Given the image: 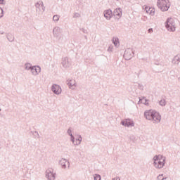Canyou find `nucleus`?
<instances>
[{
  "mask_svg": "<svg viewBox=\"0 0 180 180\" xmlns=\"http://www.w3.org/2000/svg\"><path fill=\"white\" fill-rule=\"evenodd\" d=\"M41 71V68H40V66L39 65L32 66V68H31V72L32 75H39Z\"/></svg>",
  "mask_w": 180,
  "mask_h": 180,
  "instance_id": "obj_12",
  "label": "nucleus"
},
{
  "mask_svg": "<svg viewBox=\"0 0 180 180\" xmlns=\"http://www.w3.org/2000/svg\"><path fill=\"white\" fill-rule=\"evenodd\" d=\"M60 32H61V30L59 27H55L53 30V34L54 37H58V34H60Z\"/></svg>",
  "mask_w": 180,
  "mask_h": 180,
  "instance_id": "obj_16",
  "label": "nucleus"
},
{
  "mask_svg": "<svg viewBox=\"0 0 180 180\" xmlns=\"http://www.w3.org/2000/svg\"><path fill=\"white\" fill-rule=\"evenodd\" d=\"M40 6H41V3L40 4V2H37L35 4V7L38 9H40Z\"/></svg>",
  "mask_w": 180,
  "mask_h": 180,
  "instance_id": "obj_29",
  "label": "nucleus"
},
{
  "mask_svg": "<svg viewBox=\"0 0 180 180\" xmlns=\"http://www.w3.org/2000/svg\"><path fill=\"white\" fill-rule=\"evenodd\" d=\"M73 18H79V13H75Z\"/></svg>",
  "mask_w": 180,
  "mask_h": 180,
  "instance_id": "obj_34",
  "label": "nucleus"
},
{
  "mask_svg": "<svg viewBox=\"0 0 180 180\" xmlns=\"http://www.w3.org/2000/svg\"><path fill=\"white\" fill-rule=\"evenodd\" d=\"M153 166L158 169H161L165 166V161L167 158L164 157L162 155H156L153 157Z\"/></svg>",
  "mask_w": 180,
  "mask_h": 180,
  "instance_id": "obj_2",
  "label": "nucleus"
},
{
  "mask_svg": "<svg viewBox=\"0 0 180 180\" xmlns=\"http://www.w3.org/2000/svg\"><path fill=\"white\" fill-rule=\"evenodd\" d=\"M172 63H173V64H179V63H180L179 56H174L173 58Z\"/></svg>",
  "mask_w": 180,
  "mask_h": 180,
  "instance_id": "obj_20",
  "label": "nucleus"
},
{
  "mask_svg": "<svg viewBox=\"0 0 180 180\" xmlns=\"http://www.w3.org/2000/svg\"><path fill=\"white\" fill-rule=\"evenodd\" d=\"M112 44L115 47H119V46H120V41L119 40V38H113Z\"/></svg>",
  "mask_w": 180,
  "mask_h": 180,
  "instance_id": "obj_17",
  "label": "nucleus"
},
{
  "mask_svg": "<svg viewBox=\"0 0 180 180\" xmlns=\"http://www.w3.org/2000/svg\"><path fill=\"white\" fill-rule=\"evenodd\" d=\"M67 133L68 134V136H70V141H72V143H74V135H72V131L71 130V128H69L67 131Z\"/></svg>",
  "mask_w": 180,
  "mask_h": 180,
  "instance_id": "obj_18",
  "label": "nucleus"
},
{
  "mask_svg": "<svg viewBox=\"0 0 180 180\" xmlns=\"http://www.w3.org/2000/svg\"><path fill=\"white\" fill-rule=\"evenodd\" d=\"M144 9H145L146 13H149V15H150L151 16H154V15H155V8L144 6Z\"/></svg>",
  "mask_w": 180,
  "mask_h": 180,
  "instance_id": "obj_14",
  "label": "nucleus"
},
{
  "mask_svg": "<svg viewBox=\"0 0 180 180\" xmlns=\"http://www.w3.org/2000/svg\"><path fill=\"white\" fill-rule=\"evenodd\" d=\"M0 34H5V32H4V31H0Z\"/></svg>",
  "mask_w": 180,
  "mask_h": 180,
  "instance_id": "obj_38",
  "label": "nucleus"
},
{
  "mask_svg": "<svg viewBox=\"0 0 180 180\" xmlns=\"http://www.w3.org/2000/svg\"><path fill=\"white\" fill-rule=\"evenodd\" d=\"M32 68L33 66H32L30 63H27L25 64V69L27 70V71H29L30 70L31 71Z\"/></svg>",
  "mask_w": 180,
  "mask_h": 180,
  "instance_id": "obj_22",
  "label": "nucleus"
},
{
  "mask_svg": "<svg viewBox=\"0 0 180 180\" xmlns=\"http://www.w3.org/2000/svg\"><path fill=\"white\" fill-rule=\"evenodd\" d=\"M67 85L69 86V88L72 89V86H75V80H68Z\"/></svg>",
  "mask_w": 180,
  "mask_h": 180,
  "instance_id": "obj_19",
  "label": "nucleus"
},
{
  "mask_svg": "<svg viewBox=\"0 0 180 180\" xmlns=\"http://www.w3.org/2000/svg\"><path fill=\"white\" fill-rule=\"evenodd\" d=\"M160 106H165L167 105V101L165 99H162L159 101Z\"/></svg>",
  "mask_w": 180,
  "mask_h": 180,
  "instance_id": "obj_24",
  "label": "nucleus"
},
{
  "mask_svg": "<svg viewBox=\"0 0 180 180\" xmlns=\"http://www.w3.org/2000/svg\"><path fill=\"white\" fill-rule=\"evenodd\" d=\"M61 64L64 68H70L71 62H70L68 57H65L62 58Z\"/></svg>",
  "mask_w": 180,
  "mask_h": 180,
  "instance_id": "obj_11",
  "label": "nucleus"
},
{
  "mask_svg": "<svg viewBox=\"0 0 180 180\" xmlns=\"http://www.w3.org/2000/svg\"><path fill=\"white\" fill-rule=\"evenodd\" d=\"M108 51L109 53H112L113 51V45H110L108 49Z\"/></svg>",
  "mask_w": 180,
  "mask_h": 180,
  "instance_id": "obj_28",
  "label": "nucleus"
},
{
  "mask_svg": "<svg viewBox=\"0 0 180 180\" xmlns=\"http://www.w3.org/2000/svg\"><path fill=\"white\" fill-rule=\"evenodd\" d=\"M134 57V51L131 48H128L124 53V58L127 61L131 60Z\"/></svg>",
  "mask_w": 180,
  "mask_h": 180,
  "instance_id": "obj_5",
  "label": "nucleus"
},
{
  "mask_svg": "<svg viewBox=\"0 0 180 180\" xmlns=\"http://www.w3.org/2000/svg\"><path fill=\"white\" fill-rule=\"evenodd\" d=\"M30 134L34 136V139H39V137H40V135H39V132H37V131H31Z\"/></svg>",
  "mask_w": 180,
  "mask_h": 180,
  "instance_id": "obj_23",
  "label": "nucleus"
},
{
  "mask_svg": "<svg viewBox=\"0 0 180 180\" xmlns=\"http://www.w3.org/2000/svg\"><path fill=\"white\" fill-rule=\"evenodd\" d=\"M165 26L168 32H175V22L172 18H168L165 22Z\"/></svg>",
  "mask_w": 180,
  "mask_h": 180,
  "instance_id": "obj_4",
  "label": "nucleus"
},
{
  "mask_svg": "<svg viewBox=\"0 0 180 180\" xmlns=\"http://www.w3.org/2000/svg\"><path fill=\"white\" fill-rule=\"evenodd\" d=\"M94 180H102V176L100 174H96L94 176Z\"/></svg>",
  "mask_w": 180,
  "mask_h": 180,
  "instance_id": "obj_25",
  "label": "nucleus"
},
{
  "mask_svg": "<svg viewBox=\"0 0 180 180\" xmlns=\"http://www.w3.org/2000/svg\"><path fill=\"white\" fill-rule=\"evenodd\" d=\"M46 178H47L48 180L56 179V173L53 172V169H47L46 171Z\"/></svg>",
  "mask_w": 180,
  "mask_h": 180,
  "instance_id": "obj_7",
  "label": "nucleus"
},
{
  "mask_svg": "<svg viewBox=\"0 0 180 180\" xmlns=\"http://www.w3.org/2000/svg\"><path fill=\"white\" fill-rule=\"evenodd\" d=\"M138 88L139 89H140L141 91H143L144 89V86H143V84H138Z\"/></svg>",
  "mask_w": 180,
  "mask_h": 180,
  "instance_id": "obj_30",
  "label": "nucleus"
},
{
  "mask_svg": "<svg viewBox=\"0 0 180 180\" xmlns=\"http://www.w3.org/2000/svg\"><path fill=\"white\" fill-rule=\"evenodd\" d=\"M144 117L147 120L153 122V123H160L161 122V115L155 110H146L144 112Z\"/></svg>",
  "mask_w": 180,
  "mask_h": 180,
  "instance_id": "obj_1",
  "label": "nucleus"
},
{
  "mask_svg": "<svg viewBox=\"0 0 180 180\" xmlns=\"http://www.w3.org/2000/svg\"><path fill=\"white\" fill-rule=\"evenodd\" d=\"M103 15L104 18H105L107 20H110V19H112V18L113 17V11H112L110 8L107 9L104 11Z\"/></svg>",
  "mask_w": 180,
  "mask_h": 180,
  "instance_id": "obj_9",
  "label": "nucleus"
},
{
  "mask_svg": "<svg viewBox=\"0 0 180 180\" xmlns=\"http://www.w3.org/2000/svg\"><path fill=\"white\" fill-rule=\"evenodd\" d=\"M116 1H119V0H116Z\"/></svg>",
  "mask_w": 180,
  "mask_h": 180,
  "instance_id": "obj_41",
  "label": "nucleus"
},
{
  "mask_svg": "<svg viewBox=\"0 0 180 180\" xmlns=\"http://www.w3.org/2000/svg\"><path fill=\"white\" fill-rule=\"evenodd\" d=\"M157 6L162 12H167L169 9L171 4H169V0H158Z\"/></svg>",
  "mask_w": 180,
  "mask_h": 180,
  "instance_id": "obj_3",
  "label": "nucleus"
},
{
  "mask_svg": "<svg viewBox=\"0 0 180 180\" xmlns=\"http://www.w3.org/2000/svg\"><path fill=\"white\" fill-rule=\"evenodd\" d=\"M2 110L0 108V112Z\"/></svg>",
  "mask_w": 180,
  "mask_h": 180,
  "instance_id": "obj_40",
  "label": "nucleus"
},
{
  "mask_svg": "<svg viewBox=\"0 0 180 180\" xmlns=\"http://www.w3.org/2000/svg\"><path fill=\"white\" fill-rule=\"evenodd\" d=\"M139 102H141V103L145 104V103L143 102V99H141V98H139Z\"/></svg>",
  "mask_w": 180,
  "mask_h": 180,
  "instance_id": "obj_37",
  "label": "nucleus"
},
{
  "mask_svg": "<svg viewBox=\"0 0 180 180\" xmlns=\"http://www.w3.org/2000/svg\"><path fill=\"white\" fill-rule=\"evenodd\" d=\"M59 164H60V165H61V167L63 169L67 168V165H68V168H70V162L65 158H62L59 161Z\"/></svg>",
  "mask_w": 180,
  "mask_h": 180,
  "instance_id": "obj_13",
  "label": "nucleus"
},
{
  "mask_svg": "<svg viewBox=\"0 0 180 180\" xmlns=\"http://www.w3.org/2000/svg\"><path fill=\"white\" fill-rule=\"evenodd\" d=\"M81 32H82L83 33H84V34H88V30L84 29V28H82L80 29Z\"/></svg>",
  "mask_w": 180,
  "mask_h": 180,
  "instance_id": "obj_33",
  "label": "nucleus"
},
{
  "mask_svg": "<svg viewBox=\"0 0 180 180\" xmlns=\"http://www.w3.org/2000/svg\"><path fill=\"white\" fill-rule=\"evenodd\" d=\"M41 7L42 8V11L43 12H44V11H46V7L44 6V4H43V1H41Z\"/></svg>",
  "mask_w": 180,
  "mask_h": 180,
  "instance_id": "obj_32",
  "label": "nucleus"
},
{
  "mask_svg": "<svg viewBox=\"0 0 180 180\" xmlns=\"http://www.w3.org/2000/svg\"><path fill=\"white\" fill-rule=\"evenodd\" d=\"M123 11L122 10L121 8H117L114 10L112 13V15H114L116 19H120L122 18Z\"/></svg>",
  "mask_w": 180,
  "mask_h": 180,
  "instance_id": "obj_10",
  "label": "nucleus"
},
{
  "mask_svg": "<svg viewBox=\"0 0 180 180\" xmlns=\"http://www.w3.org/2000/svg\"><path fill=\"white\" fill-rule=\"evenodd\" d=\"M81 141H82V136L79 135L78 138L75 139V137H74V142H72V144H74V146H79Z\"/></svg>",
  "mask_w": 180,
  "mask_h": 180,
  "instance_id": "obj_15",
  "label": "nucleus"
},
{
  "mask_svg": "<svg viewBox=\"0 0 180 180\" xmlns=\"http://www.w3.org/2000/svg\"><path fill=\"white\" fill-rule=\"evenodd\" d=\"M51 91L55 95H60L62 92L61 86L58 84H53L51 86Z\"/></svg>",
  "mask_w": 180,
  "mask_h": 180,
  "instance_id": "obj_8",
  "label": "nucleus"
},
{
  "mask_svg": "<svg viewBox=\"0 0 180 180\" xmlns=\"http://www.w3.org/2000/svg\"><path fill=\"white\" fill-rule=\"evenodd\" d=\"M5 4H6L5 0H0V5H5Z\"/></svg>",
  "mask_w": 180,
  "mask_h": 180,
  "instance_id": "obj_35",
  "label": "nucleus"
},
{
  "mask_svg": "<svg viewBox=\"0 0 180 180\" xmlns=\"http://www.w3.org/2000/svg\"><path fill=\"white\" fill-rule=\"evenodd\" d=\"M153 28H149V29L148 30V33L151 34V33H153Z\"/></svg>",
  "mask_w": 180,
  "mask_h": 180,
  "instance_id": "obj_36",
  "label": "nucleus"
},
{
  "mask_svg": "<svg viewBox=\"0 0 180 180\" xmlns=\"http://www.w3.org/2000/svg\"><path fill=\"white\" fill-rule=\"evenodd\" d=\"M0 12H1L0 18H4V8H2V7H0Z\"/></svg>",
  "mask_w": 180,
  "mask_h": 180,
  "instance_id": "obj_31",
  "label": "nucleus"
},
{
  "mask_svg": "<svg viewBox=\"0 0 180 180\" xmlns=\"http://www.w3.org/2000/svg\"><path fill=\"white\" fill-rule=\"evenodd\" d=\"M84 38L86 39H88V37H86V35L84 36Z\"/></svg>",
  "mask_w": 180,
  "mask_h": 180,
  "instance_id": "obj_39",
  "label": "nucleus"
},
{
  "mask_svg": "<svg viewBox=\"0 0 180 180\" xmlns=\"http://www.w3.org/2000/svg\"><path fill=\"white\" fill-rule=\"evenodd\" d=\"M120 124L124 127H134V121L130 118H126L121 121Z\"/></svg>",
  "mask_w": 180,
  "mask_h": 180,
  "instance_id": "obj_6",
  "label": "nucleus"
},
{
  "mask_svg": "<svg viewBox=\"0 0 180 180\" xmlns=\"http://www.w3.org/2000/svg\"><path fill=\"white\" fill-rule=\"evenodd\" d=\"M167 177H164V174H159L157 177V180H165Z\"/></svg>",
  "mask_w": 180,
  "mask_h": 180,
  "instance_id": "obj_26",
  "label": "nucleus"
},
{
  "mask_svg": "<svg viewBox=\"0 0 180 180\" xmlns=\"http://www.w3.org/2000/svg\"><path fill=\"white\" fill-rule=\"evenodd\" d=\"M53 20L54 22H58V20H60V16H58V15H53Z\"/></svg>",
  "mask_w": 180,
  "mask_h": 180,
  "instance_id": "obj_27",
  "label": "nucleus"
},
{
  "mask_svg": "<svg viewBox=\"0 0 180 180\" xmlns=\"http://www.w3.org/2000/svg\"><path fill=\"white\" fill-rule=\"evenodd\" d=\"M6 37H7V39L8 40V41H10L11 43H12V41H13L15 40V37H13V35H12V34H8Z\"/></svg>",
  "mask_w": 180,
  "mask_h": 180,
  "instance_id": "obj_21",
  "label": "nucleus"
}]
</instances>
